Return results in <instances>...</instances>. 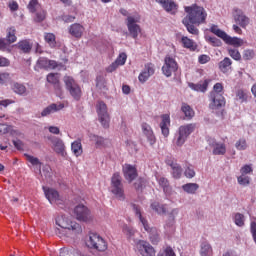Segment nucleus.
Here are the masks:
<instances>
[{
    "mask_svg": "<svg viewBox=\"0 0 256 256\" xmlns=\"http://www.w3.org/2000/svg\"><path fill=\"white\" fill-rule=\"evenodd\" d=\"M213 155H225L227 153V146L224 143L214 142L211 144Z\"/></svg>",
    "mask_w": 256,
    "mask_h": 256,
    "instance_id": "obj_30",
    "label": "nucleus"
},
{
    "mask_svg": "<svg viewBox=\"0 0 256 256\" xmlns=\"http://www.w3.org/2000/svg\"><path fill=\"white\" fill-rule=\"evenodd\" d=\"M198 61L201 65H205V63H209V61H211V57H209V55L202 54L199 56Z\"/></svg>",
    "mask_w": 256,
    "mask_h": 256,
    "instance_id": "obj_63",
    "label": "nucleus"
},
{
    "mask_svg": "<svg viewBox=\"0 0 256 256\" xmlns=\"http://www.w3.org/2000/svg\"><path fill=\"white\" fill-rule=\"evenodd\" d=\"M90 139L95 143L97 149H103V147L109 145V141L107 139L98 135H91Z\"/></svg>",
    "mask_w": 256,
    "mask_h": 256,
    "instance_id": "obj_31",
    "label": "nucleus"
},
{
    "mask_svg": "<svg viewBox=\"0 0 256 256\" xmlns=\"http://www.w3.org/2000/svg\"><path fill=\"white\" fill-rule=\"evenodd\" d=\"M210 32L213 33L214 35H216V37H219L220 39H224L226 37V32L219 29V26L212 24V26L210 27Z\"/></svg>",
    "mask_w": 256,
    "mask_h": 256,
    "instance_id": "obj_44",
    "label": "nucleus"
},
{
    "mask_svg": "<svg viewBox=\"0 0 256 256\" xmlns=\"http://www.w3.org/2000/svg\"><path fill=\"white\" fill-rule=\"evenodd\" d=\"M238 184H240L242 187H249L251 185V177L245 176L241 174L237 177Z\"/></svg>",
    "mask_w": 256,
    "mask_h": 256,
    "instance_id": "obj_45",
    "label": "nucleus"
},
{
    "mask_svg": "<svg viewBox=\"0 0 256 256\" xmlns=\"http://www.w3.org/2000/svg\"><path fill=\"white\" fill-rule=\"evenodd\" d=\"M235 147L238 149V151H245V149H247V140L239 139L236 142Z\"/></svg>",
    "mask_w": 256,
    "mask_h": 256,
    "instance_id": "obj_58",
    "label": "nucleus"
},
{
    "mask_svg": "<svg viewBox=\"0 0 256 256\" xmlns=\"http://www.w3.org/2000/svg\"><path fill=\"white\" fill-rule=\"evenodd\" d=\"M169 167H171V174L174 179H181L183 175V168L177 162L170 161L168 162Z\"/></svg>",
    "mask_w": 256,
    "mask_h": 256,
    "instance_id": "obj_27",
    "label": "nucleus"
},
{
    "mask_svg": "<svg viewBox=\"0 0 256 256\" xmlns=\"http://www.w3.org/2000/svg\"><path fill=\"white\" fill-rule=\"evenodd\" d=\"M37 67H39V69H45L46 71L53 70V69H57L59 67V63L55 60H49L48 58L45 57H40L37 60L36 63Z\"/></svg>",
    "mask_w": 256,
    "mask_h": 256,
    "instance_id": "obj_14",
    "label": "nucleus"
},
{
    "mask_svg": "<svg viewBox=\"0 0 256 256\" xmlns=\"http://www.w3.org/2000/svg\"><path fill=\"white\" fill-rule=\"evenodd\" d=\"M56 225L59 228L55 229V234L60 238L71 237V235H79V233H82L83 231L81 224L73 221V219L67 215L57 216Z\"/></svg>",
    "mask_w": 256,
    "mask_h": 256,
    "instance_id": "obj_1",
    "label": "nucleus"
},
{
    "mask_svg": "<svg viewBox=\"0 0 256 256\" xmlns=\"http://www.w3.org/2000/svg\"><path fill=\"white\" fill-rule=\"evenodd\" d=\"M134 243L138 253H140L142 256H155V248H153L149 242L143 240H134Z\"/></svg>",
    "mask_w": 256,
    "mask_h": 256,
    "instance_id": "obj_11",
    "label": "nucleus"
},
{
    "mask_svg": "<svg viewBox=\"0 0 256 256\" xmlns=\"http://www.w3.org/2000/svg\"><path fill=\"white\" fill-rule=\"evenodd\" d=\"M110 191L118 197V199H125V194L123 190V182L121 181V175L119 173H114L111 178Z\"/></svg>",
    "mask_w": 256,
    "mask_h": 256,
    "instance_id": "obj_8",
    "label": "nucleus"
},
{
    "mask_svg": "<svg viewBox=\"0 0 256 256\" xmlns=\"http://www.w3.org/2000/svg\"><path fill=\"white\" fill-rule=\"evenodd\" d=\"M27 7L30 13H35V11H37L41 5L39 4V0H31Z\"/></svg>",
    "mask_w": 256,
    "mask_h": 256,
    "instance_id": "obj_53",
    "label": "nucleus"
},
{
    "mask_svg": "<svg viewBox=\"0 0 256 256\" xmlns=\"http://www.w3.org/2000/svg\"><path fill=\"white\" fill-rule=\"evenodd\" d=\"M86 245L87 247H89V249H94L95 251H99L100 253L107 251L108 247L107 241L97 233H90L88 235Z\"/></svg>",
    "mask_w": 256,
    "mask_h": 256,
    "instance_id": "obj_5",
    "label": "nucleus"
},
{
    "mask_svg": "<svg viewBox=\"0 0 256 256\" xmlns=\"http://www.w3.org/2000/svg\"><path fill=\"white\" fill-rule=\"evenodd\" d=\"M139 19L140 18H135L133 16H128L127 17V27L128 31L133 39H137L139 37V33H141V26H139Z\"/></svg>",
    "mask_w": 256,
    "mask_h": 256,
    "instance_id": "obj_12",
    "label": "nucleus"
},
{
    "mask_svg": "<svg viewBox=\"0 0 256 256\" xmlns=\"http://www.w3.org/2000/svg\"><path fill=\"white\" fill-rule=\"evenodd\" d=\"M17 31L15 30V27H10L7 29V35H6V40L11 45V43H15L17 41V36H16Z\"/></svg>",
    "mask_w": 256,
    "mask_h": 256,
    "instance_id": "obj_41",
    "label": "nucleus"
},
{
    "mask_svg": "<svg viewBox=\"0 0 256 256\" xmlns=\"http://www.w3.org/2000/svg\"><path fill=\"white\" fill-rule=\"evenodd\" d=\"M255 57V51L251 49H246L243 51L244 61H251Z\"/></svg>",
    "mask_w": 256,
    "mask_h": 256,
    "instance_id": "obj_55",
    "label": "nucleus"
},
{
    "mask_svg": "<svg viewBox=\"0 0 256 256\" xmlns=\"http://www.w3.org/2000/svg\"><path fill=\"white\" fill-rule=\"evenodd\" d=\"M51 143L54 147V151L58 153V155H62V157L67 155V152H65V143H63V140L57 137H53L51 139Z\"/></svg>",
    "mask_w": 256,
    "mask_h": 256,
    "instance_id": "obj_21",
    "label": "nucleus"
},
{
    "mask_svg": "<svg viewBox=\"0 0 256 256\" xmlns=\"http://www.w3.org/2000/svg\"><path fill=\"white\" fill-rule=\"evenodd\" d=\"M181 43L184 49H189V51H197V43H195V41L189 37L183 36L181 38Z\"/></svg>",
    "mask_w": 256,
    "mask_h": 256,
    "instance_id": "obj_29",
    "label": "nucleus"
},
{
    "mask_svg": "<svg viewBox=\"0 0 256 256\" xmlns=\"http://www.w3.org/2000/svg\"><path fill=\"white\" fill-rule=\"evenodd\" d=\"M63 81H64L66 89H67V91H69L71 97H73V99H75V101H80L81 95H83V93L81 91V87L79 86V84H77L75 79L71 76L66 75V76H64Z\"/></svg>",
    "mask_w": 256,
    "mask_h": 256,
    "instance_id": "obj_6",
    "label": "nucleus"
},
{
    "mask_svg": "<svg viewBox=\"0 0 256 256\" xmlns=\"http://www.w3.org/2000/svg\"><path fill=\"white\" fill-rule=\"evenodd\" d=\"M151 75H155V68L153 64H146L145 70L139 74L138 79L140 83H145Z\"/></svg>",
    "mask_w": 256,
    "mask_h": 256,
    "instance_id": "obj_20",
    "label": "nucleus"
},
{
    "mask_svg": "<svg viewBox=\"0 0 256 256\" xmlns=\"http://www.w3.org/2000/svg\"><path fill=\"white\" fill-rule=\"evenodd\" d=\"M169 127H171V116L169 114L161 115L160 129L164 137L169 135Z\"/></svg>",
    "mask_w": 256,
    "mask_h": 256,
    "instance_id": "obj_18",
    "label": "nucleus"
},
{
    "mask_svg": "<svg viewBox=\"0 0 256 256\" xmlns=\"http://www.w3.org/2000/svg\"><path fill=\"white\" fill-rule=\"evenodd\" d=\"M185 141H187V136H184L183 134H178L177 140H176V145L177 147H182V145L185 144Z\"/></svg>",
    "mask_w": 256,
    "mask_h": 256,
    "instance_id": "obj_62",
    "label": "nucleus"
},
{
    "mask_svg": "<svg viewBox=\"0 0 256 256\" xmlns=\"http://www.w3.org/2000/svg\"><path fill=\"white\" fill-rule=\"evenodd\" d=\"M115 62L121 66V65H124L126 62H127V54L125 53H121L117 59L115 60Z\"/></svg>",
    "mask_w": 256,
    "mask_h": 256,
    "instance_id": "obj_61",
    "label": "nucleus"
},
{
    "mask_svg": "<svg viewBox=\"0 0 256 256\" xmlns=\"http://www.w3.org/2000/svg\"><path fill=\"white\" fill-rule=\"evenodd\" d=\"M158 3L162 5V8L167 13H171V15H175V13H177V9H179V6L173 0H158Z\"/></svg>",
    "mask_w": 256,
    "mask_h": 256,
    "instance_id": "obj_17",
    "label": "nucleus"
},
{
    "mask_svg": "<svg viewBox=\"0 0 256 256\" xmlns=\"http://www.w3.org/2000/svg\"><path fill=\"white\" fill-rule=\"evenodd\" d=\"M179 69V64H177V60L172 56L167 55L164 59V65L162 66V73L165 77H171L174 73H177Z\"/></svg>",
    "mask_w": 256,
    "mask_h": 256,
    "instance_id": "obj_10",
    "label": "nucleus"
},
{
    "mask_svg": "<svg viewBox=\"0 0 256 256\" xmlns=\"http://www.w3.org/2000/svg\"><path fill=\"white\" fill-rule=\"evenodd\" d=\"M233 221L237 227H245V215L241 213H235L233 215Z\"/></svg>",
    "mask_w": 256,
    "mask_h": 256,
    "instance_id": "obj_43",
    "label": "nucleus"
},
{
    "mask_svg": "<svg viewBox=\"0 0 256 256\" xmlns=\"http://www.w3.org/2000/svg\"><path fill=\"white\" fill-rule=\"evenodd\" d=\"M85 31V27L79 23H74L69 27V33L72 37H76V39H81L83 37V32Z\"/></svg>",
    "mask_w": 256,
    "mask_h": 256,
    "instance_id": "obj_24",
    "label": "nucleus"
},
{
    "mask_svg": "<svg viewBox=\"0 0 256 256\" xmlns=\"http://www.w3.org/2000/svg\"><path fill=\"white\" fill-rule=\"evenodd\" d=\"M211 82V79H206L204 81H200L197 84L190 83L189 87L193 91H197L198 93H206L207 89H209V83Z\"/></svg>",
    "mask_w": 256,
    "mask_h": 256,
    "instance_id": "obj_22",
    "label": "nucleus"
},
{
    "mask_svg": "<svg viewBox=\"0 0 256 256\" xmlns=\"http://www.w3.org/2000/svg\"><path fill=\"white\" fill-rule=\"evenodd\" d=\"M33 167H39V172L42 175V177H45V179H52L53 172L51 170V166H44L41 171V162L39 161H31L30 162Z\"/></svg>",
    "mask_w": 256,
    "mask_h": 256,
    "instance_id": "obj_23",
    "label": "nucleus"
},
{
    "mask_svg": "<svg viewBox=\"0 0 256 256\" xmlns=\"http://www.w3.org/2000/svg\"><path fill=\"white\" fill-rule=\"evenodd\" d=\"M11 81V74L9 72H0V85H5Z\"/></svg>",
    "mask_w": 256,
    "mask_h": 256,
    "instance_id": "obj_54",
    "label": "nucleus"
},
{
    "mask_svg": "<svg viewBox=\"0 0 256 256\" xmlns=\"http://www.w3.org/2000/svg\"><path fill=\"white\" fill-rule=\"evenodd\" d=\"M182 189L184 193H187L188 195H195L197 191L199 190V184L197 183H186L182 185Z\"/></svg>",
    "mask_w": 256,
    "mask_h": 256,
    "instance_id": "obj_35",
    "label": "nucleus"
},
{
    "mask_svg": "<svg viewBox=\"0 0 256 256\" xmlns=\"http://www.w3.org/2000/svg\"><path fill=\"white\" fill-rule=\"evenodd\" d=\"M123 175L128 183H132L137 179V168L131 164L123 165Z\"/></svg>",
    "mask_w": 256,
    "mask_h": 256,
    "instance_id": "obj_15",
    "label": "nucleus"
},
{
    "mask_svg": "<svg viewBox=\"0 0 256 256\" xmlns=\"http://www.w3.org/2000/svg\"><path fill=\"white\" fill-rule=\"evenodd\" d=\"M181 111L184 113L186 119L191 120L195 117V110L189 104L183 102L181 106Z\"/></svg>",
    "mask_w": 256,
    "mask_h": 256,
    "instance_id": "obj_37",
    "label": "nucleus"
},
{
    "mask_svg": "<svg viewBox=\"0 0 256 256\" xmlns=\"http://www.w3.org/2000/svg\"><path fill=\"white\" fill-rule=\"evenodd\" d=\"M184 11L187 13L184 19H188V21L198 26L203 25L207 21V11L203 6L192 4L191 6H186Z\"/></svg>",
    "mask_w": 256,
    "mask_h": 256,
    "instance_id": "obj_2",
    "label": "nucleus"
},
{
    "mask_svg": "<svg viewBox=\"0 0 256 256\" xmlns=\"http://www.w3.org/2000/svg\"><path fill=\"white\" fill-rule=\"evenodd\" d=\"M44 195L46 199L51 203V205L55 204L59 205L63 203V198L60 197L59 192L53 188H45L43 187Z\"/></svg>",
    "mask_w": 256,
    "mask_h": 256,
    "instance_id": "obj_13",
    "label": "nucleus"
},
{
    "mask_svg": "<svg viewBox=\"0 0 256 256\" xmlns=\"http://www.w3.org/2000/svg\"><path fill=\"white\" fill-rule=\"evenodd\" d=\"M10 131V126L7 124H0V135H7Z\"/></svg>",
    "mask_w": 256,
    "mask_h": 256,
    "instance_id": "obj_64",
    "label": "nucleus"
},
{
    "mask_svg": "<svg viewBox=\"0 0 256 256\" xmlns=\"http://www.w3.org/2000/svg\"><path fill=\"white\" fill-rule=\"evenodd\" d=\"M81 252L79 250H72L69 251L67 249H61L60 250V256H81Z\"/></svg>",
    "mask_w": 256,
    "mask_h": 256,
    "instance_id": "obj_51",
    "label": "nucleus"
},
{
    "mask_svg": "<svg viewBox=\"0 0 256 256\" xmlns=\"http://www.w3.org/2000/svg\"><path fill=\"white\" fill-rule=\"evenodd\" d=\"M195 124H187L179 127V133L184 135L186 138L195 131Z\"/></svg>",
    "mask_w": 256,
    "mask_h": 256,
    "instance_id": "obj_40",
    "label": "nucleus"
},
{
    "mask_svg": "<svg viewBox=\"0 0 256 256\" xmlns=\"http://www.w3.org/2000/svg\"><path fill=\"white\" fill-rule=\"evenodd\" d=\"M182 23L186 27L188 33H190L191 35H199V29L195 27V25L197 24L193 23L187 18H183Z\"/></svg>",
    "mask_w": 256,
    "mask_h": 256,
    "instance_id": "obj_28",
    "label": "nucleus"
},
{
    "mask_svg": "<svg viewBox=\"0 0 256 256\" xmlns=\"http://www.w3.org/2000/svg\"><path fill=\"white\" fill-rule=\"evenodd\" d=\"M240 173L242 175L249 176V175H251V173H253V167L249 164H246L241 167Z\"/></svg>",
    "mask_w": 256,
    "mask_h": 256,
    "instance_id": "obj_57",
    "label": "nucleus"
},
{
    "mask_svg": "<svg viewBox=\"0 0 256 256\" xmlns=\"http://www.w3.org/2000/svg\"><path fill=\"white\" fill-rule=\"evenodd\" d=\"M142 133L147 138V141L150 145H155L157 143V138L155 137V133L153 132V128H151V125L147 123H142Z\"/></svg>",
    "mask_w": 256,
    "mask_h": 256,
    "instance_id": "obj_16",
    "label": "nucleus"
},
{
    "mask_svg": "<svg viewBox=\"0 0 256 256\" xmlns=\"http://www.w3.org/2000/svg\"><path fill=\"white\" fill-rule=\"evenodd\" d=\"M45 41L48 43L49 47L54 48L57 47V41L55 40V34L46 33L44 36Z\"/></svg>",
    "mask_w": 256,
    "mask_h": 256,
    "instance_id": "obj_46",
    "label": "nucleus"
},
{
    "mask_svg": "<svg viewBox=\"0 0 256 256\" xmlns=\"http://www.w3.org/2000/svg\"><path fill=\"white\" fill-rule=\"evenodd\" d=\"M184 175L187 179H193L195 177V168L190 164H186Z\"/></svg>",
    "mask_w": 256,
    "mask_h": 256,
    "instance_id": "obj_49",
    "label": "nucleus"
},
{
    "mask_svg": "<svg viewBox=\"0 0 256 256\" xmlns=\"http://www.w3.org/2000/svg\"><path fill=\"white\" fill-rule=\"evenodd\" d=\"M96 111L102 127H104V129H109L111 117L109 116V112H107V104L103 101H99L96 105Z\"/></svg>",
    "mask_w": 256,
    "mask_h": 256,
    "instance_id": "obj_9",
    "label": "nucleus"
},
{
    "mask_svg": "<svg viewBox=\"0 0 256 256\" xmlns=\"http://www.w3.org/2000/svg\"><path fill=\"white\" fill-rule=\"evenodd\" d=\"M71 151L75 157H81V155H83V144H81V140L72 142Z\"/></svg>",
    "mask_w": 256,
    "mask_h": 256,
    "instance_id": "obj_34",
    "label": "nucleus"
},
{
    "mask_svg": "<svg viewBox=\"0 0 256 256\" xmlns=\"http://www.w3.org/2000/svg\"><path fill=\"white\" fill-rule=\"evenodd\" d=\"M74 217L81 223H92L93 219H95L91 210L83 204H79L74 208Z\"/></svg>",
    "mask_w": 256,
    "mask_h": 256,
    "instance_id": "obj_7",
    "label": "nucleus"
},
{
    "mask_svg": "<svg viewBox=\"0 0 256 256\" xmlns=\"http://www.w3.org/2000/svg\"><path fill=\"white\" fill-rule=\"evenodd\" d=\"M47 82L54 85V89L57 95H62L61 91V83L59 82V74L57 73H49L46 77Z\"/></svg>",
    "mask_w": 256,
    "mask_h": 256,
    "instance_id": "obj_19",
    "label": "nucleus"
},
{
    "mask_svg": "<svg viewBox=\"0 0 256 256\" xmlns=\"http://www.w3.org/2000/svg\"><path fill=\"white\" fill-rule=\"evenodd\" d=\"M231 65H233L231 58L225 57L222 61L219 62L218 67L222 73H228L229 69H231Z\"/></svg>",
    "mask_w": 256,
    "mask_h": 256,
    "instance_id": "obj_36",
    "label": "nucleus"
},
{
    "mask_svg": "<svg viewBox=\"0 0 256 256\" xmlns=\"http://www.w3.org/2000/svg\"><path fill=\"white\" fill-rule=\"evenodd\" d=\"M234 21L237 25H240L242 29H245L249 25V17H247L243 12L237 11L234 15Z\"/></svg>",
    "mask_w": 256,
    "mask_h": 256,
    "instance_id": "obj_25",
    "label": "nucleus"
},
{
    "mask_svg": "<svg viewBox=\"0 0 256 256\" xmlns=\"http://www.w3.org/2000/svg\"><path fill=\"white\" fill-rule=\"evenodd\" d=\"M157 256H175V251L173 248H171V246H168L160 251Z\"/></svg>",
    "mask_w": 256,
    "mask_h": 256,
    "instance_id": "obj_56",
    "label": "nucleus"
},
{
    "mask_svg": "<svg viewBox=\"0 0 256 256\" xmlns=\"http://www.w3.org/2000/svg\"><path fill=\"white\" fill-rule=\"evenodd\" d=\"M200 255L201 256H211L213 255V247L208 241H203L200 244Z\"/></svg>",
    "mask_w": 256,
    "mask_h": 256,
    "instance_id": "obj_32",
    "label": "nucleus"
},
{
    "mask_svg": "<svg viewBox=\"0 0 256 256\" xmlns=\"http://www.w3.org/2000/svg\"><path fill=\"white\" fill-rule=\"evenodd\" d=\"M12 90L17 95H25V93H27V88L25 87V85L17 83V82L12 84Z\"/></svg>",
    "mask_w": 256,
    "mask_h": 256,
    "instance_id": "obj_42",
    "label": "nucleus"
},
{
    "mask_svg": "<svg viewBox=\"0 0 256 256\" xmlns=\"http://www.w3.org/2000/svg\"><path fill=\"white\" fill-rule=\"evenodd\" d=\"M18 49L23 51V53H29V51H31V44L27 40L20 41L18 43Z\"/></svg>",
    "mask_w": 256,
    "mask_h": 256,
    "instance_id": "obj_48",
    "label": "nucleus"
},
{
    "mask_svg": "<svg viewBox=\"0 0 256 256\" xmlns=\"http://www.w3.org/2000/svg\"><path fill=\"white\" fill-rule=\"evenodd\" d=\"M122 231L128 237V239H135L133 238L135 236V229H133L132 227L124 225Z\"/></svg>",
    "mask_w": 256,
    "mask_h": 256,
    "instance_id": "obj_52",
    "label": "nucleus"
},
{
    "mask_svg": "<svg viewBox=\"0 0 256 256\" xmlns=\"http://www.w3.org/2000/svg\"><path fill=\"white\" fill-rule=\"evenodd\" d=\"M158 184L160 187H162L165 195H171L172 189L171 186H169V180L164 177L157 178Z\"/></svg>",
    "mask_w": 256,
    "mask_h": 256,
    "instance_id": "obj_38",
    "label": "nucleus"
},
{
    "mask_svg": "<svg viewBox=\"0 0 256 256\" xmlns=\"http://www.w3.org/2000/svg\"><path fill=\"white\" fill-rule=\"evenodd\" d=\"M223 41L227 45H232L233 47H241L243 45V40L241 38L231 37L228 34H226V36H224Z\"/></svg>",
    "mask_w": 256,
    "mask_h": 256,
    "instance_id": "obj_33",
    "label": "nucleus"
},
{
    "mask_svg": "<svg viewBox=\"0 0 256 256\" xmlns=\"http://www.w3.org/2000/svg\"><path fill=\"white\" fill-rule=\"evenodd\" d=\"M45 17H47V12L45 10H40L36 13L35 21L41 23L42 21H45Z\"/></svg>",
    "mask_w": 256,
    "mask_h": 256,
    "instance_id": "obj_60",
    "label": "nucleus"
},
{
    "mask_svg": "<svg viewBox=\"0 0 256 256\" xmlns=\"http://www.w3.org/2000/svg\"><path fill=\"white\" fill-rule=\"evenodd\" d=\"M236 97L241 101V103L247 102V99H248L247 92H245L242 89L236 92Z\"/></svg>",
    "mask_w": 256,
    "mask_h": 256,
    "instance_id": "obj_59",
    "label": "nucleus"
},
{
    "mask_svg": "<svg viewBox=\"0 0 256 256\" xmlns=\"http://www.w3.org/2000/svg\"><path fill=\"white\" fill-rule=\"evenodd\" d=\"M228 55H230V57L234 59V61H239L241 59V53L236 48H229Z\"/></svg>",
    "mask_w": 256,
    "mask_h": 256,
    "instance_id": "obj_50",
    "label": "nucleus"
},
{
    "mask_svg": "<svg viewBox=\"0 0 256 256\" xmlns=\"http://www.w3.org/2000/svg\"><path fill=\"white\" fill-rule=\"evenodd\" d=\"M152 211L157 213V215H165L167 213V207H165L164 204H161L159 202H153L150 205Z\"/></svg>",
    "mask_w": 256,
    "mask_h": 256,
    "instance_id": "obj_39",
    "label": "nucleus"
},
{
    "mask_svg": "<svg viewBox=\"0 0 256 256\" xmlns=\"http://www.w3.org/2000/svg\"><path fill=\"white\" fill-rule=\"evenodd\" d=\"M126 147L129 153H131V155H135V153L139 151V147L137 146V143L131 140L126 141Z\"/></svg>",
    "mask_w": 256,
    "mask_h": 256,
    "instance_id": "obj_47",
    "label": "nucleus"
},
{
    "mask_svg": "<svg viewBox=\"0 0 256 256\" xmlns=\"http://www.w3.org/2000/svg\"><path fill=\"white\" fill-rule=\"evenodd\" d=\"M210 99V108L212 109H222V107H225V97L223 96V84L222 83H216L213 86V91L210 92L209 95Z\"/></svg>",
    "mask_w": 256,
    "mask_h": 256,
    "instance_id": "obj_4",
    "label": "nucleus"
},
{
    "mask_svg": "<svg viewBox=\"0 0 256 256\" xmlns=\"http://www.w3.org/2000/svg\"><path fill=\"white\" fill-rule=\"evenodd\" d=\"M132 209L136 217H138L140 223L144 227V231L149 233L151 243L153 245H157V243L161 241V237L159 236V230H157V228L155 227L149 226V222L147 221V219L143 218V215L141 214V207L137 206L136 204H133Z\"/></svg>",
    "mask_w": 256,
    "mask_h": 256,
    "instance_id": "obj_3",
    "label": "nucleus"
},
{
    "mask_svg": "<svg viewBox=\"0 0 256 256\" xmlns=\"http://www.w3.org/2000/svg\"><path fill=\"white\" fill-rule=\"evenodd\" d=\"M65 104H51L44 108V110L41 112L42 117H47V115H51V113H57V111H61V109H64Z\"/></svg>",
    "mask_w": 256,
    "mask_h": 256,
    "instance_id": "obj_26",
    "label": "nucleus"
}]
</instances>
